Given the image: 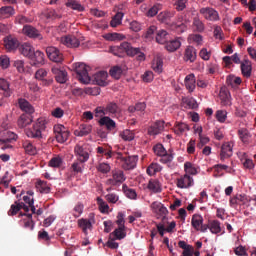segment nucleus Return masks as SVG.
<instances>
[{
    "label": "nucleus",
    "mask_w": 256,
    "mask_h": 256,
    "mask_svg": "<svg viewBox=\"0 0 256 256\" xmlns=\"http://www.w3.org/2000/svg\"><path fill=\"white\" fill-rule=\"evenodd\" d=\"M49 125V119L45 117H40L33 124L31 129L26 130L27 137L31 139H41L43 137V131H47V126Z\"/></svg>",
    "instance_id": "obj_1"
},
{
    "label": "nucleus",
    "mask_w": 256,
    "mask_h": 256,
    "mask_svg": "<svg viewBox=\"0 0 256 256\" xmlns=\"http://www.w3.org/2000/svg\"><path fill=\"white\" fill-rule=\"evenodd\" d=\"M73 66L80 83H83L84 85H89V83H91V76H89V66H87L83 62L75 63Z\"/></svg>",
    "instance_id": "obj_2"
},
{
    "label": "nucleus",
    "mask_w": 256,
    "mask_h": 256,
    "mask_svg": "<svg viewBox=\"0 0 256 256\" xmlns=\"http://www.w3.org/2000/svg\"><path fill=\"white\" fill-rule=\"evenodd\" d=\"M118 49L124 51L128 57H135L137 55L138 61H145V53L141 52V48H135L129 42H122Z\"/></svg>",
    "instance_id": "obj_3"
},
{
    "label": "nucleus",
    "mask_w": 256,
    "mask_h": 256,
    "mask_svg": "<svg viewBox=\"0 0 256 256\" xmlns=\"http://www.w3.org/2000/svg\"><path fill=\"white\" fill-rule=\"evenodd\" d=\"M54 133H55L56 141L58 143H65V141L69 139V135H71V133L69 132V129H67L65 126L61 124H57L54 126Z\"/></svg>",
    "instance_id": "obj_4"
},
{
    "label": "nucleus",
    "mask_w": 256,
    "mask_h": 256,
    "mask_svg": "<svg viewBox=\"0 0 256 256\" xmlns=\"http://www.w3.org/2000/svg\"><path fill=\"white\" fill-rule=\"evenodd\" d=\"M74 153L78 161H81L82 163H87L89 161V149L87 148V144H77L74 147Z\"/></svg>",
    "instance_id": "obj_5"
},
{
    "label": "nucleus",
    "mask_w": 256,
    "mask_h": 256,
    "mask_svg": "<svg viewBox=\"0 0 256 256\" xmlns=\"http://www.w3.org/2000/svg\"><path fill=\"white\" fill-rule=\"evenodd\" d=\"M125 173L123 170H113L112 177L106 181V185H111L112 187H117L125 181Z\"/></svg>",
    "instance_id": "obj_6"
},
{
    "label": "nucleus",
    "mask_w": 256,
    "mask_h": 256,
    "mask_svg": "<svg viewBox=\"0 0 256 256\" xmlns=\"http://www.w3.org/2000/svg\"><path fill=\"white\" fill-rule=\"evenodd\" d=\"M178 189H189L195 185V180L188 174H184L176 179Z\"/></svg>",
    "instance_id": "obj_7"
},
{
    "label": "nucleus",
    "mask_w": 256,
    "mask_h": 256,
    "mask_svg": "<svg viewBox=\"0 0 256 256\" xmlns=\"http://www.w3.org/2000/svg\"><path fill=\"white\" fill-rule=\"evenodd\" d=\"M173 17H175V10H166V11L160 12L157 15V20L160 23H164L165 25H168L169 27H172Z\"/></svg>",
    "instance_id": "obj_8"
},
{
    "label": "nucleus",
    "mask_w": 256,
    "mask_h": 256,
    "mask_svg": "<svg viewBox=\"0 0 256 256\" xmlns=\"http://www.w3.org/2000/svg\"><path fill=\"white\" fill-rule=\"evenodd\" d=\"M46 55L54 63H63V53L56 47L50 46L46 48Z\"/></svg>",
    "instance_id": "obj_9"
},
{
    "label": "nucleus",
    "mask_w": 256,
    "mask_h": 256,
    "mask_svg": "<svg viewBox=\"0 0 256 256\" xmlns=\"http://www.w3.org/2000/svg\"><path fill=\"white\" fill-rule=\"evenodd\" d=\"M60 42L62 45L70 47L71 49H75L81 45V40H79L75 35L62 36Z\"/></svg>",
    "instance_id": "obj_10"
},
{
    "label": "nucleus",
    "mask_w": 256,
    "mask_h": 256,
    "mask_svg": "<svg viewBox=\"0 0 256 256\" xmlns=\"http://www.w3.org/2000/svg\"><path fill=\"white\" fill-rule=\"evenodd\" d=\"M107 77L106 71H100L93 75L91 82L93 85H99V87H107Z\"/></svg>",
    "instance_id": "obj_11"
},
{
    "label": "nucleus",
    "mask_w": 256,
    "mask_h": 256,
    "mask_svg": "<svg viewBox=\"0 0 256 256\" xmlns=\"http://www.w3.org/2000/svg\"><path fill=\"white\" fill-rule=\"evenodd\" d=\"M200 14L207 21H219V12L211 7H204L200 9Z\"/></svg>",
    "instance_id": "obj_12"
},
{
    "label": "nucleus",
    "mask_w": 256,
    "mask_h": 256,
    "mask_svg": "<svg viewBox=\"0 0 256 256\" xmlns=\"http://www.w3.org/2000/svg\"><path fill=\"white\" fill-rule=\"evenodd\" d=\"M233 142H225L221 146L220 151V160L225 161V159H229V157H233Z\"/></svg>",
    "instance_id": "obj_13"
},
{
    "label": "nucleus",
    "mask_w": 256,
    "mask_h": 256,
    "mask_svg": "<svg viewBox=\"0 0 256 256\" xmlns=\"http://www.w3.org/2000/svg\"><path fill=\"white\" fill-rule=\"evenodd\" d=\"M164 129L165 122L158 120L148 128V135H150L151 137H156V135H161Z\"/></svg>",
    "instance_id": "obj_14"
},
{
    "label": "nucleus",
    "mask_w": 256,
    "mask_h": 256,
    "mask_svg": "<svg viewBox=\"0 0 256 256\" xmlns=\"http://www.w3.org/2000/svg\"><path fill=\"white\" fill-rule=\"evenodd\" d=\"M105 114L110 117H118L121 115V106L117 102H108L105 106Z\"/></svg>",
    "instance_id": "obj_15"
},
{
    "label": "nucleus",
    "mask_w": 256,
    "mask_h": 256,
    "mask_svg": "<svg viewBox=\"0 0 256 256\" xmlns=\"http://www.w3.org/2000/svg\"><path fill=\"white\" fill-rule=\"evenodd\" d=\"M23 33L26 35V37H29L30 39H43V36L41 35V32L37 30V28L31 26V25H24L23 27Z\"/></svg>",
    "instance_id": "obj_16"
},
{
    "label": "nucleus",
    "mask_w": 256,
    "mask_h": 256,
    "mask_svg": "<svg viewBox=\"0 0 256 256\" xmlns=\"http://www.w3.org/2000/svg\"><path fill=\"white\" fill-rule=\"evenodd\" d=\"M52 73L57 81V83L64 84L69 80V76L67 75V71L61 70L57 67H52Z\"/></svg>",
    "instance_id": "obj_17"
},
{
    "label": "nucleus",
    "mask_w": 256,
    "mask_h": 256,
    "mask_svg": "<svg viewBox=\"0 0 256 256\" xmlns=\"http://www.w3.org/2000/svg\"><path fill=\"white\" fill-rule=\"evenodd\" d=\"M31 65L37 67V65H43L45 63V54L39 50L32 52L31 57L28 58Z\"/></svg>",
    "instance_id": "obj_18"
},
{
    "label": "nucleus",
    "mask_w": 256,
    "mask_h": 256,
    "mask_svg": "<svg viewBox=\"0 0 256 256\" xmlns=\"http://www.w3.org/2000/svg\"><path fill=\"white\" fill-rule=\"evenodd\" d=\"M19 40L13 36H7L4 38V47L8 52L19 49Z\"/></svg>",
    "instance_id": "obj_19"
},
{
    "label": "nucleus",
    "mask_w": 256,
    "mask_h": 256,
    "mask_svg": "<svg viewBox=\"0 0 256 256\" xmlns=\"http://www.w3.org/2000/svg\"><path fill=\"white\" fill-rule=\"evenodd\" d=\"M21 209L25 211V213H29V206L25 205L23 202H15L11 205L10 210L8 211V215L10 217L15 216Z\"/></svg>",
    "instance_id": "obj_20"
},
{
    "label": "nucleus",
    "mask_w": 256,
    "mask_h": 256,
    "mask_svg": "<svg viewBox=\"0 0 256 256\" xmlns=\"http://www.w3.org/2000/svg\"><path fill=\"white\" fill-rule=\"evenodd\" d=\"M20 217H24L21 220L22 226L24 229H29V231H33L35 229V222L33 221V214H23L20 213Z\"/></svg>",
    "instance_id": "obj_21"
},
{
    "label": "nucleus",
    "mask_w": 256,
    "mask_h": 256,
    "mask_svg": "<svg viewBox=\"0 0 256 256\" xmlns=\"http://www.w3.org/2000/svg\"><path fill=\"white\" fill-rule=\"evenodd\" d=\"M122 167L126 171L135 169V167H137V156H128L122 158Z\"/></svg>",
    "instance_id": "obj_22"
},
{
    "label": "nucleus",
    "mask_w": 256,
    "mask_h": 256,
    "mask_svg": "<svg viewBox=\"0 0 256 256\" xmlns=\"http://www.w3.org/2000/svg\"><path fill=\"white\" fill-rule=\"evenodd\" d=\"M77 225H78L79 229H81V231L83 233H85L86 235H88L89 231H91V229H93V222H91V220L87 219V218L78 219Z\"/></svg>",
    "instance_id": "obj_23"
},
{
    "label": "nucleus",
    "mask_w": 256,
    "mask_h": 256,
    "mask_svg": "<svg viewBox=\"0 0 256 256\" xmlns=\"http://www.w3.org/2000/svg\"><path fill=\"white\" fill-rule=\"evenodd\" d=\"M19 53L23 55V57H26V59H29L33 52L35 51V48L29 44V43H23L20 46H18Z\"/></svg>",
    "instance_id": "obj_24"
},
{
    "label": "nucleus",
    "mask_w": 256,
    "mask_h": 256,
    "mask_svg": "<svg viewBox=\"0 0 256 256\" xmlns=\"http://www.w3.org/2000/svg\"><path fill=\"white\" fill-rule=\"evenodd\" d=\"M197 59V49L193 46H188L184 52V61H189L190 63H195Z\"/></svg>",
    "instance_id": "obj_25"
},
{
    "label": "nucleus",
    "mask_w": 256,
    "mask_h": 256,
    "mask_svg": "<svg viewBox=\"0 0 256 256\" xmlns=\"http://www.w3.org/2000/svg\"><path fill=\"white\" fill-rule=\"evenodd\" d=\"M12 141H17V134L7 130L0 132V143H11Z\"/></svg>",
    "instance_id": "obj_26"
},
{
    "label": "nucleus",
    "mask_w": 256,
    "mask_h": 256,
    "mask_svg": "<svg viewBox=\"0 0 256 256\" xmlns=\"http://www.w3.org/2000/svg\"><path fill=\"white\" fill-rule=\"evenodd\" d=\"M99 125H101V127H106L108 131H113V129L117 127V124L109 116H103L100 118Z\"/></svg>",
    "instance_id": "obj_27"
},
{
    "label": "nucleus",
    "mask_w": 256,
    "mask_h": 256,
    "mask_svg": "<svg viewBox=\"0 0 256 256\" xmlns=\"http://www.w3.org/2000/svg\"><path fill=\"white\" fill-rule=\"evenodd\" d=\"M172 27L180 33H184L187 31V25H185V19H183V15H178L175 21H172Z\"/></svg>",
    "instance_id": "obj_28"
},
{
    "label": "nucleus",
    "mask_w": 256,
    "mask_h": 256,
    "mask_svg": "<svg viewBox=\"0 0 256 256\" xmlns=\"http://www.w3.org/2000/svg\"><path fill=\"white\" fill-rule=\"evenodd\" d=\"M33 195H35V192L32 190H29L26 192V195L23 196V201L28 205V209L30 208L32 213H35V199L33 198Z\"/></svg>",
    "instance_id": "obj_29"
},
{
    "label": "nucleus",
    "mask_w": 256,
    "mask_h": 256,
    "mask_svg": "<svg viewBox=\"0 0 256 256\" xmlns=\"http://www.w3.org/2000/svg\"><path fill=\"white\" fill-rule=\"evenodd\" d=\"M241 71L242 75L247 79L251 77V71H253V66L249 59H245L243 62H241Z\"/></svg>",
    "instance_id": "obj_30"
},
{
    "label": "nucleus",
    "mask_w": 256,
    "mask_h": 256,
    "mask_svg": "<svg viewBox=\"0 0 256 256\" xmlns=\"http://www.w3.org/2000/svg\"><path fill=\"white\" fill-rule=\"evenodd\" d=\"M91 131H93V126L91 124H82L80 125L79 130H75L74 135H76V137H86Z\"/></svg>",
    "instance_id": "obj_31"
},
{
    "label": "nucleus",
    "mask_w": 256,
    "mask_h": 256,
    "mask_svg": "<svg viewBox=\"0 0 256 256\" xmlns=\"http://www.w3.org/2000/svg\"><path fill=\"white\" fill-rule=\"evenodd\" d=\"M151 209L154 211V213H157L158 215H161L164 217V215H167L169 211L167 210V207L165 205L161 204V202H153L151 204Z\"/></svg>",
    "instance_id": "obj_32"
},
{
    "label": "nucleus",
    "mask_w": 256,
    "mask_h": 256,
    "mask_svg": "<svg viewBox=\"0 0 256 256\" xmlns=\"http://www.w3.org/2000/svg\"><path fill=\"white\" fill-rule=\"evenodd\" d=\"M19 107L26 115H33L35 113V108L25 99L19 100Z\"/></svg>",
    "instance_id": "obj_33"
},
{
    "label": "nucleus",
    "mask_w": 256,
    "mask_h": 256,
    "mask_svg": "<svg viewBox=\"0 0 256 256\" xmlns=\"http://www.w3.org/2000/svg\"><path fill=\"white\" fill-rule=\"evenodd\" d=\"M15 15V8L13 6H3L0 8V19H9Z\"/></svg>",
    "instance_id": "obj_34"
},
{
    "label": "nucleus",
    "mask_w": 256,
    "mask_h": 256,
    "mask_svg": "<svg viewBox=\"0 0 256 256\" xmlns=\"http://www.w3.org/2000/svg\"><path fill=\"white\" fill-rule=\"evenodd\" d=\"M22 147L27 155H37V147L30 140L23 141Z\"/></svg>",
    "instance_id": "obj_35"
},
{
    "label": "nucleus",
    "mask_w": 256,
    "mask_h": 256,
    "mask_svg": "<svg viewBox=\"0 0 256 256\" xmlns=\"http://www.w3.org/2000/svg\"><path fill=\"white\" fill-rule=\"evenodd\" d=\"M31 123H33V117L29 114H22L18 119V126L21 129H25V127H27V125H31Z\"/></svg>",
    "instance_id": "obj_36"
},
{
    "label": "nucleus",
    "mask_w": 256,
    "mask_h": 256,
    "mask_svg": "<svg viewBox=\"0 0 256 256\" xmlns=\"http://www.w3.org/2000/svg\"><path fill=\"white\" fill-rule=\"evenodd\" d=\"M185 85H186V89H188V91L190 93H193V91H195V74H189L185 77Z\"/></svg>",
    "instance_id": "obj_37"
},
{
    "label": "nucleus",
    "mask_w": 256,
    "mask_h": 256,
    "mask_svg": "<svg viewBox=\"0 0 256 256\" xmlns=\"http://www.w3.org/2000/svg\"><path fill=\"white\" fill-rule=\"evenodd\" d=\"M221 105L224 107L231 106V94L225 90H221L219 94Z\"/></svg>",
    "instance_id": "obj_38"
},
{
    "label": "nucleus",
    "mask_w": 256,
    "mask_h": 256,
    "mask_svg": "<svg viewBox=\"0 0 256 256\" xmlns=\"http://www.w3.org/2000/svg\"><path fill=\"white\" fill-rule=\"evenodd\" d=\"M125 237H127V232H125V228L118 227L112 233H110V239L114 238L118 241H121V239H125Z\"/></svg>",
    "instance_id": "obj_39"
},
{
    "label": "nucleus",
    "mask_w": 256,
    "mask_h": 256,
    "mask_svg": "<svg viewBox=\"0 0 256 256\" xmlns=\"http://www.w3.org/2000/svg\"><path fill=\"white\" fill-rule=\"evenodd\" d=\"M173 131L176 135H182L185 131H189V125L184 122H176Z\"/></svg>",
    "instance_id": "obj_40"
},
{
    "label": "nucleus",
    "mask_w": 256,
    "mask_h": 256,
    "mask_svg": "<svg viewBox=\"0 0 256 256\" xmlns=\"http://www.w3.org/2000/svg\"><path fill=\"white\" fill-rule=\"evenodd\" d=\"M84 167H85V162H82L81 160H75L72 163L70 170L72 171V173L77 175L78 173H83Z\"/></svg>",
    "instance_id": "obj_41"
},
{
    "label": "nucleus",
    "mask_w": 256,
    "mask_h": 256,
    "mask_svg": "<svg viewBox=\"0 0 256 256\" xmlns=\"http://www.w3.org/2000/svg\"><path fill=\"white\" fill-rule=\"evenodd\" d=\"M162 169L163 167H161V165L153 162L147 167L146 173L150 175V177H153V175H157V173H160Z\"/></svg>",
    "instance_id": "obj_42"
},
{
    "label": "nucleus",
    "mask_w": 256,
    "mask_h": 256,
    "mask_svg": "<svg viewBox=\"0 0 256 256\" xmlns=\"http://www.w3.org/2000/svg\"><path fill=\"white\" fill-rule=\"evenodd\" d=\"M165 47L167 51H169L170 53H173L177 51L179 47H181V41H179V39L167 41Z\"/></svg>",
    "instance_id": "obj_43"
},
{
    "label": "nucleus",
    "mask_w": 256,
    "mask_h": 256,
    "mask_svg": "<svg viewBox=\"0 0 256 256\" xmlns=\"http://www.w3.org/2000/svg\"><path fill=\"white\" fill-rule=\"evenodd\" d=\"M184 171L186 175H197L199 173L198 168L191 162L184 163Z\"/></svg>",
    "instance_id": "obj_44"
},
{
    "label": "nucleus",
    "mask_w": 256,
    "mask_h": 256,
    "mask_svg": "<svg viewBox=\"0 0 256 256\" xmlns=\"http://www.w3.org/2000/svg\"><path fill=\"white\" fill-rule=\"evenodd\" d=\"M209 230L213 235H219L222 231L221 222H219V220L209 222Z\"/></svg>",
    "instance_id": "obj_45"
},
{
    "label": "nucleus",
    "mask_w": 256,
    "mask_h": 256,
    "mask_svg": "<svg viewBox=\"0 0 256 256\" xmlns=\"http://www.w3.org/2000/svg\"><path fill=\"white\" fill-rule=\"evenodd\" d=\"M156 41L160 45H165V43H167V41H169V33H167V31H165V30L158 31L157 35H156Z\"/></svg>",
    "instance_id": "obj_46"
},
{
    "label": "nucleus",
    "mask_w": 256,
    "mask_h": 256,
    "mask_svg": "<svg viewBox=\"0 0 256 256\" xmlns=\"http://www.w3.org/2000/svg\"><path fill=\"white\" fill-rule=\"evenodd\" d=\"M191 225L196 231H199V228L201 227V225H203V216L199 214H194L192 216Z\"/></svg>",
    "instance_id": "obj_47"
},
{
    "label": "nucleus",
    "mask_w": 256,
    "mask_h": 256,
    "mask_svg": "<svg viewBox=\"0 0 256 256\" xmlns=\"http://www.w3.org/2000/svg\"><path fill=\"white\" fill-rule=\"evenodd\" d=\"M145 109H147V104L145 102H138L135 106L128 107V113H135L136 111L143 113Z\"/></svg>",
    "instance_id": "obj_48"
},
{
    "label": "nucleus",
    "mask_w": 256,
    "mask_h": 256,
    "mask_svg": "<svg viewBox=\"0 0 256 256\" xmlns=\"http://www.w3.org/2000/svg\"><path fill=\"white\" fill-rule=\"evenodd\" d=\"M96 151L99 155H105L106 159H111V157H113V150H111V147L99 146L96 148Z\"/></svg>",
    "instance_id": "obj_49"
},
{
    "label": "nucleus",
    "mask_w": 256,
    "mask_h": 256,
    "mask_svg": "<svg viewBox=\"0 0 256 256\" xmlns=\"http://www.w3.org/2000/svg\"><path fill=\"white\" fill-rule=\"evenodd\" d=\"M66 6L70 7V9H73L74 11H85V7L79 3L77 0H68L66 2Z\"/></svg>",
    "instance_id": "obj_50"
},
{
    "label": "nucleus",
    "mask_w": 256,
    "mask_h": 256,
    "mask_svg": "<svg viewBox=\"0 0 256 256\" xmlns=\"http://www.w3.org/2000/svg\"><path fill=\"white\" fill-rule=\"evenodd\" d=\"M152 69L155 73H163V59L157 57L152 62Z\"/></svg>",
    "instance_id": "obj_51"
},
{
    "label": "nucleus",
    "mask_w": 256,
    "mask_h": 256,
    "mask_svg": "<svg viewBox=\"0 0 256 256\" xmlns=\"http://www.w3.org/2000/svg\"><path fill=\"white\" fill-rule=\"evenodd\" d=\"M0 91L4 92L5 97H11V89L9 88V82L3 78H0Z\"/></svg>",
    "instance_id": "obj_52"
},
{
    "label": "nucleus",
    "mask_w": 256,
    "mask_h": 256,
    "mask_svg": "<svg viewBox=\"0 0 256 256\" xmlns=\"http://www.w3.org/2000/svg\"><path fill=\"white\" fill-rule=\"evenodd\" d=\"M85 209V206L83 205V203L78 202L73 210H72V215L75 219H79L80 215H83V210Z\"/></svg>",
    "instance_id": "obj_53"
},
{
    "label": "nucleus",
    "mask_w": 256,
    "mask_h": 256,
    "mask_svg": "<svg viewBox=\"0 0 256 256\" xmlns=\"http://www.w3.org/2000/svg\"><path fill=\"white\" fill-rule=\"evenodd\" d=\"M110 75L113 77V79H121V76L123 75V68L120 66H114L110 69Z\"/></svg>",
    "instance_id": "obj_54"
},
{
    "label": "nucleus",
    "mask_w": 256,
    "mask_h": 256,
    "mask_svg": "<svg viewBox=\"0 0 256 256\" xmlns=\"http://www.w3.org/2000/svg\"><path fill=\"white\" fill-rule=\"evenodd\" d=\"M48 165L50 167H52L53 169H59V167H61L63 165V159H61V157H59V156L53 157L48 162Z\"/></svg>",
    "instance_id": "obj_55"
},
{
    "label": "nucleus",
    "mask_w": 256,
    "mask_h": 256,
    "mask_svg": "<svg viewBox=\"0 0 256 256\" xmlns=\"http://www.w3.org/2000/svg\"><path fill=\"white\" fill-rule=\"evenodd\" d=\"M36 187L39 189L40 193H51V186L45 181H39Z\"/></svg>",
    "instance_id": "obj_56"
},
{
    "label": "nucleus",
    "mask_w": 256,
    "mask_h": 256,
    "mask_svg": "<svg viewBox=\"0 0 256 256\" xmlns=\"http://www.w3.org/2000/svg\"><path fill=\"white\" fill-rule=\"evenodd\" d=\"M161 9H163L161 4H155L146 12V17H155V15H157Z\"/></svg>",
    "instance_id": "obj_57"
},
{
    "label": "nucleus",
    "mask_w": 256,
    "mask_h": 256,
    "mask_svg": "<svg viewBox=\"0 0 256 256\" xmlns=\"http://www.w3.org/2000/svg\"><path fill=\"white\" fill-rule=\"evenodd\" d=\"M193 27L198 33H203V31H205V24H203V21L197 17L193 20Z\"/></svg>",
    "instance_id": "obj_58"
},
{
    "label": "nucleus",
    "mask_w": 256,
    "mask_h": 256,
    "mask_svg": "<svg viewBox=\"0 0 256 256\" xmlns=\"http://www.w3.org/2000/svg\"><path fill=\"white\" fill-rule=\"evenodd\" d=\"M120 137L124 141H133L135 139V133L129 129H126L120 133Z\"/></svg>",
    "instance_id": "obj_59"
},
{
    "label": "nucleus",
    "mask_w": 256,
    "mask_h": 256,
    "mask_svg": "<svg viewBox=\"0 0 256 256\" xmlns=\"http://www.w3.org/2000/svg\"><path fill=\"white\" fill-rule=\"evenodd\" d=\"M96 169L99 171V173L106 175L109 173V171H111V165H109V163L101 162L96 166Z\"/></svg>",
    "instance_id": "obj_60"
},
{
    "label": "nucleus",
    "mask_w": 256,
    "mask_h": 256,
    "mask_svg": "<svg viewBox=\"0 0 256 256\" xmlns=\"http://www.w3.org/2000/svg\"><path fill=\"white\" fill-rule=\"evenodd\" d=\"M121 21H123V13L118 12L110 21V25H111V27H117V26L121 25Z\"/></svg>",
    "instance_id": "obj_61"
},
{
    "label": "nucleus",
    "mask_w": 256,
    "mask_h": 256,
    "mask_svg": "<svg viewBox=\"0 0 256 256\" xmlns=\"http://www.w3.org/2000/svg\"><path fill=\"white\" fill-rule=\"evenodd\" d=\"M147 189L153 193H159L161 188L159 187V182L157 180H150L147 185Z\"/></svg>",
    "instance_id": "obj_62"
},
{
    "label": "nucleus",
    "mask_w": 256,
    "mask_h": 256,
    "mask_svg": "<svg viewBox=\"0 0 256 256\" xmlns=\"http://www.w3.org/2000/svg\"><path fill=\"white\" fill-rule=\"evenodd\" d=\"M123 191L128 199H137V192L135 189L123 185Z\"/></svg>",
    "instance_id": "obj_63"
},
{
    "label": "nucleus",
    "mask_w": 256,
    "mask_h": 256,
    "mask_svg": "<svg viewBox=\"0 0 256 256\" xmlns=\"http://www.w3.org/2000/svg\"><path fill=\"white\" fill-rule=\"evenodd\" d=\"M106 39L108 41H123V39H125V35L119 33H109L106 35Z\"/></svg>",
    "instance_id": "obj_64"
}]
</instances>
